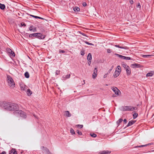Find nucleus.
I'll return each instance as SVG.
<instances>
[{"mask_svg": "<svg viewBox=\"0 0 154 154\" xmlns=\"http://www.w3.org/2000/svg\"><path fill=\"white\" fill-rule=\"evenodd\" d=\"M8 107V110L14 111V112L17 111L18 109V105L14 103H10Z\"/></svg>", "mask_w": 154, "mask_h": 154, "instance_id": "f257e3e1", "label": "nucleus"}, {"mask_svg": "<svg viewBox=\"0 0 154 154\" xmlns=\"http://www.w3.org/2000/svg\"><path fill=\"white\" fill-rule=\"evenodd\" d=\"M15 115L18 116H20L23 118L26 117V113L21 110H18L14 112Z\"/></svg>", "mask_w": 154, "mask_h": 154, "instance_id": "f03ea898", "label": "nucleus"}, {"mask_svg": "<svg viewBox=\"0 0 154 154\" xmlns=\"http://www.w3.org/2000/svg\"><path fill=\"white\" fill-rule=\"evenodd\" d=\"M7 81L9 86L12 88H14L15 86V84L12 78L10 76H7Z\"/></svg>", "mask_w": 154, "mask_h": 154, "instance_id": "7ed1b4c3", "label": "nucleus"}, {"mask_svg": "<svg viewBox=\"0 0 154 154\" xmlns=\"http://www.w3.org/2000/svg\"><path fill=\"white\" fill-rule=\"evenodd\" d=\"M136 107L131 106H123L122 107V110L125 111H132L135 109Z\"/></svg>", "mask_w": 154, "mask_h": 154, "instance_id": "20e7f679", "label": "nucleus"}, {"mask_svg": "<svg viewBox=\"0 0 154 154\" xmlns=\"http://www.w3.org/2000/svg\"><path fill=\"white\" fill-rule=\"evenodd\" d=\"M10 103L6 102H0V106L4 108V109L8 110L9 109V105Z\"/></svg>", "mask_w": 154, "mask_h": 154, "instance_id": "39448f33", "label": "nucleus"}, {"mask_svg": "<svg viewBox=\"0 0 154 154\" xmlns=\"http://www.w3.org/2000/svg\"><path fill=\"white\" fill-rule=\"evenodd\" d=\"M115 55H117L118 57H119L121 59L123 60H130L131 59V58L130 57H125V56H123L121 55H120L118 54H116Z\"/></svg>", "mask_w": 154, "mask_h": 154, "instance_id": "423d86ee", "label": "nucleus"}, {"mask_svg": "<svg viewBox=\"0 0 154 154\" xmlns=\"http://www.w3.org/2000/svg\"><path fill=\"white\" fill-rule=\"evenodd\" d=\"M111 89L117 96L119 95V92L120 93V91L116 87H112L111 88Z\"/></svg>", "mask_w": 154, "mask_h": 154, "instance_id": "0eeeda50", "label": "nucleus"}, {"mask_svg": "<svg viewBox=\"0 0 154 154\" xmlns=\"http://www.w3.org/2000/svg\"><path fill=\"white\" fill-rule=\"evenodd\" d=\"M37 33L38 34L37 35L36 38L40 39H43L45 38V35H42L41 33Z\"/></svg>", "mask_w": 154, "mask_h": 154, "instance_id": "6e6552de", "label": "nucleus"}, {"mask_svg": "<svg viewBox=\"0 0 154 154\" xmlns=\"http://www.w3.org/2000/svg\"><path fill=\"white\" fill-rule=\"evenodd\" d=\"M131 66H133V68H141L142 67V66L138 63H135L131 64Z\"/></svg>", "mask_w": 154, "mask_h": 154, "instance_id": "1a4fd4ad", "label": "nucleus"}, {"mask_svg": "<svg viewBox=\"0 0 154 154\" xmlns=\"http://www.w3.org/2000/svg\"><path fill=\"white\" fill-rule=\"evenodd\" d=\"M97 68H95L94 71V72L92 75V77L94 79H95L97 77Z\"/></svg>", "mask_w": 154, "mask_h": 154, "instance_id": "9d476101", "label": "nucleus"}, {"mask_svg": "<svg viewBox=\"0 0 154 154\" xmlns=\"http://www.w3.org/2000/svg\"><path fill=\"white\" fill-rule=\"evenodd\" d=\"M115 47L118 48H119L123 49L125 50H128L129 49V48L127 46H122V45L120 46L118 45H114Z\"/></svg>", "mask_w": 154, "mask_h": 154, "instance_id": "9b49d317", "label": "nucleus"}, {"mask_svg": "<svg viewBox=\"0 0 154 154\" xmlns=\"http://www.w3.org/2000/svg\"><path fill=\"white\" fill-rule=\"evenodd\" d=\"M111 151L109 150H103L99 152V154H109Z\"/></svg>", "mask_w": 154, "mask_h": 154, "instance_id": "f8f14e48", "label": "nucleus"}, {"mask_svg": "<svg viewBox=\"0 0 154 154\" xmlns=\"http://www.w3.org/2000/svg\"><path fill=\"white\" fill-rule=\"evenodd\" d=\"M120 73V71H118L117 70V69H116L114 73V76L115 78L117 77Z\"/></svg>", "mask_w": 154, "mask_h": 154, "instance_id": "ddd939ff", "label": "nucleus"}, {"mask_svg": "<svg viewBox=\"0 0 154 154\" xmlns=\"http://www.w3.org/2000/svg\"><path fill=\"white\" fill-rule=\"evenodd\" d=\"M125 70L126 72L127 75H129L131 74V69L130 67L128 66L125 69Z\"/></svg>", "mask_w": 154, "mask_h": 154, "instance_id": "4468645a", "label": "nucleus"}, {"mask_svg": "<svg viewBox=\"0 0 154 154\" xmlns=\"http://www.w3.org/2000/svg\"><path fill=\"white\" fill-rule=\"evenodd\" d=\"M9 154H17V153L15 149L12 148L9 151Z\"/></svg>", "mask_w": 154, "mask_h": 154, "instance_id": "2eb2a0df", "label": "nucleus"}, {"mask_svg": "<svg viewBox=\"0 0 154 154\" xmlns=\"http://www.w3.org/2000/svg\"><path fill=\"white\" fill-rule=\"evenodd\" d=\"M70 74H69L66 75H63L62 77V80H65L68 79L70 78Z\"/></svg>", "mask_w": 154, "mask_h": 154, "instance_id": "dca6fc26", "label": "nucleus"}, {"mask_svg": "<svg viewBox=\"0 0 154 154\" xmlns=\"http://www.w3.org/2000/svg\"><path fill=\"white\" fill-rule=\"evenodd\" d=\"M20 88L22 90L24 91L27 89V86L24 84H21L20 85Z\"/></svg>", "mask_w": 154, "mask_h": 154, "instance_id": "f3484780", "label": "nucleus"}, {"mask_svg": "<svg viewBox=\"0 0 154 154\" xmlns=\"http://www.w3.org/2000/svg\"><path fill=\"white\" fill-rule=\"evenodd\" d=\"M151 145V143H148L147 144L142 145L141 146H135L134 147V148H140V147H144V146H146L148 145Z\"/></svg>", "mask_w": 154, "mask_h": 154, "instance_id": "a211bd4d", "label": "nucleus"}, {"mask_svg": "<svg viewBox=\"0 0 154 154\" xmlns=\"http://www.w3.org/2000/svg\"><path fill=\"white\" fill-rule=\"evenodd\" d=\"M38 34L37 33L31 34L29 35V38H32L34 37H36V36H37V35Z\"/></svg>", "mask_w": 154, "mask_h": 154, "instance_id": "6ab92c4d", "label": "nucleus"}, {"mask_svg": "<svg viewBox=\"0 0 154 154\" xmlns=\"http://www.w3.org/2000/svg\"><path fill=\"white\" fill-rule=\"evenodd\" d=\"M135 122V121H134L133 120H131L130 121H129L126 127H128L130 126L131 125L133 124Z\"/></svg>", "mask_w": 154, "mask_h": 154, "instance_id": "aec40b11", "label": "nucleus"}, {"mask_svg": "<svg viewBox=\"0 0 154 154\" xmlns=\"http://www.w3.org/2000/svg\"><path fill=\"white\" fill-rule=\"evenodd\" d=\"M87 59L88 61H91L92 59V55L90 53H89L88 54Z\"/></svg>", "mask_w": 154, "mask_h": 154, "instance_id": "412c9836", "label": "nucleus"}, {"mask_svg": "<svg viewBox=\"0 0 154 154\" xmlns=\"http://www.w3.org/2000/svg\"><path fill=\"white\" fill-rule=\"evenodd\" d=\"M65 116L67 117H70L71 116V114L68 111H65Z\"/></svg>", "mask_w": 154, "mask_h": 154, "instance_id": "4be33fe9", "label": "nucleus"}, {"mask_svg": "<svg viewBox=\"0 0 154 154\" xmlns=\"http://www.w3.org/2000/svg\"><path fill=\"white\" fill-rule=\"evenodd\" d=\"M32 92L29 89L27 90V94L28 96H30L32 94Z\"/></svg>", "mask_w": 154, "mask_h": 154, "instance_id": "5701e85b", "label": "nucleus"}, {"mask_svg": "<svg viewBox=\"0 0 154 154\" xmlns=\"http://www.w3.org/2000/svg\"><path fill=\"white\" fill-rule=\"evenodd\" d=\"M5 7V5L4 4H2L0 3V8L2 10H4Z\"/></svg>", "mask_w": 154, "mask_h": 154, "instance_id": "b1692460", "label": "nucleus"}, {"mask_svg": "<svg viewBox=\"0 0 154 154\" xmlns=\"http://www.w3.org/2000/svg\"><path fill=\"white\" fill-rule=\"evenodd\" d=\"M25 77L26 78H29V74L28 72H26L24 73Z\"/></svg>", "mask_w": 154, "mask_h": 154, "instance_id": "393cba45", "label": "nucleus"}, {"mask_svg": "<svg viewBox=\"0 0 154 154\" xmlns=\"http://www.w3.org/2000/svg\"><path fill=\"white\" fill-rule=\"evenodd\" d=\"M122 66L125 69L127 68L128 66L124 62H122Z\"/></svg>", "mask_w": 154, "mask_h": 154, "instance_id": "a878e982", "label": "nucleus"}, {"mask_svg": "<svg viewBox=\"0 0 154 154\" xmlns=\"http://www.w3.org/2000/svg\"><path fill=\"white\" fill-rule=\"evenodd\" d=\"M123 121V119H119L116 122V124L117 125H119V124L122 122Z\"/></svg>", "mask_w": 154, "mask_h": 154, "instance_id": "bb28decb", "label": "nucleus"}, {"mask_svg": "<svg viewBox=\"0 0 154 154\" xmlns=\"http://www.w3.org/2000/svg\"><path fill=\"white\" fill-rule=\"evenodd\" d=\"M80 8L78 7H75L73 8V10L75 11H80Z\"/></svg>", "mask_w": 154, "mask_h": 154, "instance_id": "cd10ccee", "label": "nucleus"}, {"mask_svg": "<svg viewBox=\"0 0 154 154\" xmlns=\"http://www.w3.org/2000/svg\"><path fill=\"white\" fill-rule=\"evenodd\" d=\"M85 50H84L83 49H82L81 50V51L80 52L82 56H84L85 54Z\"/></svg>", "mask_w": 154, "mask_h": 154, "instance_id": "c85d7f7f", "label": "nucleus"}, {"mask_svg": "<svg viewBox=\"0 0 154 154\" xmlns=\"http://www.w3.org/2000/svg\"><path fill=\"white\" fill-rule=\"evenodd\" d=\"M153 75V74L151 72H148L146 74V77H149V76H152Z\"/></svg>", "mask_w": 154, "mask_h": 154, "instance_id": "c756f323", "label": "nucleus"}, {"mask_svg": "<svg viewBox=\"0 0 154 154\" xmlns=\"http://www.w3.org/2000/svg\"><path fill=\"white\" fill-rule=\"evenodd\" d=\"M7 50L9 53H10V52H11L13 53V54H14V52L9 48H7Z\"/></svg>", "mask_w": 154, "mask_h": 154, "instance_id": "7c9ffc66", "label": "nucleus"}, {"mask_svg": "<svg viewBox=\"0 0 154 154\" xmlns=\"http://www.w3.org/2000/svg\"><path fill=\"white\" fill-rule=\"evenodd\" d=\"M152 56V55H142V56L143 57L146 58V57H150Z\"/></svg>", "mask_w": 154, "mask_h": 154, "instance_id": "2f4dec72", "label": "nucleus"}, {"mask_svg": "<svg viewBox=\"0 0 154 154\" xmlns=\"http://www.w3.org/2000/svg\"><path fill=\"white\" fill-rule=\"evenodd\" d=\"M137 116H138L137 113H134L133 114V119H136L137 117Z\"/></svg>", "mask_w": 154, "mask_h": 154, "instance_id": "473e14b6", "label": "nucleus"}, {"mask_svg": "<svg viewBox=\"0 0 154 154\" xmlns=\"http://www.w3.org/2000/svg\"><path fill=\"white\" fill-rule=\"evenodd\" d=\"M70 133L72 134H75V132L72 128H71L70 130Z\"/></svg>", "mask_w": 154, "mask_h": 154, "instance_id": "72a5a7b5", "label": "nucleus"}, {"mask_svg": "<svg viewBox=\"0 0 154 154\" xmlns=\"http://www.w3.org/2000/svg\"><path fill=\"white\" fill-rule=\"evenodd\" d=\"M85 42L86 44H88V45H94V44H93L92 43H89V42H87V41H85Z\"/></svg>", "mask_w": 154, "mask_h": 154, "instance_id": "f704fd0d", "label": "nucleus"}, {"mask_svg": "<svg viewBox=\"0 0 154 154\" xmlns=\"http://www.w3.org/2000/svg\"><path fill=\"white\" fill-rule=\"evenodd\" d=\"M90 135L92 137H97V135L94 133H91Z\"/></svg>", "mask_w": 154, "mask_h": 154, "instance_id": "c9c22d12", "label": "nucleus"}, {"mask_svg": "<svg viewBox=\"0 0 154 154\" xmlns=\"http://www.w3.org/2000/svg\"><path fill=\"white\" fill-rule=\"evenodd\" d=\"M60 70H56L55 72L56 75H57L60 74Z\"/></svg>", "mask_w": 154, "mask_h": 154, "instance_id": "e433bc0d", "label": "nucleus"}, {"mask_svg": "<svg viewBox=\"0 0 154 154\" xmlns=\"http://www.w3.org/2000/svg\"><path fill=\"white\" fill-rule=\"evenodd\" d=\"M77 133L80 135H81L82 134V133L81 131H80L79 130H77L76 131Z\"/></svg>", "mask_w": 154, "mask_h": 154, "instance_id": "4c0bfd02", "label": "nucleus"}, {"mask_svg": "<svg viewBox=\"0 0 154 154\" xmlns=\"http://www.w3.org/2000/svg\"><path fill=\"white\" fill-rule=\"evenodd\" d=\"M116 69H117L119 70L118 71H120V72H121V67L120 66H118L117 67V68H116Z\"/></svg>", "mask_w": 154, "mask_h": 154, "instance_id": "58836bf2", "label": "nucleus"}, {"mask_svg": "<svg viewBox=\"0 0 154 154\" xmlns=\"http://www.w3.org/2000/svg\"><path fill=\"white\" fill-rule=\"evenodd\" d=\"M21 26H24V27H25L26 26V24L25 23H24L23 22H22L21 23Z\"/></svg>", "mask_w": 154, "mask_h": 154, "instance_id": "ea45409f", "label": "nucleus"}, {"mask_svg": "<svg viewBox=\"0 0 154 154\" xmlns=\"http://www.w3.org/2000/svg\"><path fill=\"white\" fill-rule=\"evenodd\" d=\"M33 28V26H31L29 27V30L31 31H32V30Z\"/></svg>", "mask_w": 154, "mask_h": 154, "instance_id": "a19ab883", "label": "nucleus"}, {"mask_svg": "<svg viewBox=\"0 0 154 154\" xmlns=\"http://www.w3.org/2000/svg\"><path fill=\"white\" fill-rule=\"evenodd\" d=\"M137 8H139V9L140 8H141V6L140 5V4L139 3H138V5H137L136 6Z\"/></svg>", "mask_w": 154, "mask_h": 154, "instance_id": "79ce46f5", "label": "nucleus"}, {"mask_svg": "<svg viewBox=\"0 0 154 154\" xmlns=\"http://www.w3.org/2000/svg\"><path fill=\"white\" fill-rule=\"evenodd\" d=\"M37 30L36 28L34 27V28H33L32 31L33 32H35Z\"/></svg>", "mask_w": 154, "mask_h": 154, "instance_id": "37998d69", "label": "nucleus"}, {"mask_svg": "<svg viewBox=\"0 0 154 154\" xmlns=\"http://www.w3.org/2000/svg\"><path fill=\"white\" fill-rule=\"evenodd\" d=\"M76 126L77 127H79L80 128H82L83 127V125H78Z\"/></svg>", "mask_w": 154, "mask_h": 154, "instance_id": "c03bdc74", "label": "nucleus"}, {"mask_svg": "<svg viewBox=\"0 0 154 154\" xmlns=\"http://www.w3.org/2000/svg\"><path fill=\"white\" fill-rule=\"evenodd\" d=\"M10 55L12 56L13 57H14L15 56V53H14V54H13V53L11 52H10Z\"/></svg>", "mask_w": 154, "mask_h": 154, "instance_id": "a18cd8bd", "label": "nucleus"}, {"mask_svg": "<svg viewBox=\"0 0 154 154\" xmlns=\"http://www.w3.org/2000/svg\"><path fill=\"white\" fill-rule=\"evenodd\" d=\"M113 67H114V66H112L111 67V69H109V70L108 71V72L110 73V71L112 70V69H113Z\"/></svg>", "mask_w": 154, "mask_h": 154, "instance_id": "49530a36", "label": "nucleus"}, {"mask_svg": "<svg viewBox=\"0 0 154 154\" xmlns=\"http://www.w3.org/2000/svg\"><path fill=\"white\" fill-rule=\"evenodd\" d=\"M112 51L110 49H108L107 50V52L108 53H110Z\"/></svg>", "mask_w": 154, "mask_h": 154, "instance_id": "de8ad7c7", "label": "nucleus"}, {"mask_svg": "<svg viewBox=\"0 0 154 154\" xmlns=\"http://www.w3.org/2000/svg\"><path fill=\"white\" fill-rule=\"evenodd\" d=\"M82 5L84 7L86 6L87 5V3L85 2H84L82 4Z\"/></svg>", "mask_w": 154, "mask_h": 154, "instance_id": "09e8293b", "label": "nucleus"}, {"mask_svg": "<svg viewBox=\"0 0 154 154\" xmlns=\"http://www.w3.org/2000/svg\"><path fill=\"white\" fill-rule=\"evenodd\" d=\"M60 53H64L65 52L63 50H60L59 51Z\"/></svg>", "mask_w": 154, "mask_h": 154, "instance_id": "8fccbe9b", "label": "nucleus"}, {"mask_svg": "<svg viewBox=\"0 0 154 154\" xmlns=\"http://www.w3.org/2000/svg\"><path fill=\"white\" fill-rule=\"evenodd\" d=\"M129 2L131 5L133 4L134 3V2L133 0H130Z\"/></svg>", "mask_w": 154, "mask_h": 154, "instance_id": "3c124183", "label": "nucleus"}, {"mask_svg": "<svg viewBox=\"0 0 154 154\" xmlns=\"http://www.w3.org/2000/svg\"><path fill=\"white\" fill-rule=\"evenodd\" d=\"M81 34L83 36H85L87 37V35H86L85 34V33H81Z\"/></svg>", "mask_w": 154, "mask_h": 154, "instance_id": "603ef678", "label": "nucleus"}, {"mask_svg": "<svg viewBox=\"0 0 154 154\" xmlns=\"http://www.w3.org/2000/svg\"><path fill=\"white\" fill-rule=\"evenodd\" d=\"M108 74V73H106L103 76L104 78H106V77L107 75Z\"/></svg>", "mask_w": 154, "mask_h": 154, "instance_id": "864d4df0", "label": "nucleus"}, {"mask_svg": "<svg viewBox=\"0 0 154 154\" xmlns=\"http://www.w3.org/2000/svg\"><path fill=\"white\" fill-rule=\"evenodd\" d=\"M91 63V61H88V64L89 66L90 65Z\"/></svg>", "mask_w": 154, "mask_h": 154, "instance_id": "5fc2aeb1", "label": "nucleus"}, {"mask_svg": "<svg viewBox=\"0 0 154 154\" xmlns=\"http://www.w3.org/2000/svg\"><path fill=\"white\" fill-rule=\"evenodd\" d=\"M38 18H37L39 19H42V20H44V19L43 18L41 17H39L38 16Z\"/></svg>", "mask_w": 154, "mask_h": 154, "instance_id": "6e6d98bb", "label": "nucleus"}, {"mask_svg": "<svg viewBox=\"0 0 154 154\" xmlns=\"http://www.w3.org/2000/svg\"><path fill=\"white\" fill-rule=\"evenodd\" d=\"M123 122L124 123H126L127 122V119H125L123 120Z\"/></svg>", "mask_w": 154, "mask_h": 154, "instance_id": "4d7b16f0", "label": "nucleus"}, {"mask_svg": "<svg viewBox=\"0 0 154 154\" xmlns=\"http://www.w3.org/2000/svg\"><path fill=\"white\" fill-rule=\"evenodd\" d=\"M6 152L5 151H3L1 153V154H6Z\"/></svg>", "mask_w": 154, "mask_h": 154, "instance_id": "13d9d810", "label": "nucleus"}, {"mask_svg": "<svg viewBox=\"0 0 154 154\" xmlns=\"http://www.w3.org/2000/svg\"><path fill=\"white\" fill-rule=\"evenodd\" d=\"M33 17H34L35 18H38V16H34V15Z\"/></svg>", "mask_w": 154, "mask_h": 154, "instance_id": "bf43d9fd", "label": "nucleus"}, {"mask_svg": "<svg viewBox=\"0 0 154 154\" xmlns=\"http://www.w3.org/2000/svg\"><path fill=\"white\" fill-rule=\"evenodd\" d=\"M29 15L30 16L32 17H33V15H32V14H29Z\"/></svg>", "mask_w": 154, "mask_h": 154, "instance_id": "052dcab7", "label": "nucleus"}, {"mask_svg": "<svg viewBox=\"0 0 154 154\" xmlns=\"http://www.w3.org/2000/svg\"><path fill=\"white\" fill-rule=\"evenodd\" d=\"M46 149H47V151L48 152H49V150H48V149L46 148Z\"/></svg>", "mask_w": 154, "mask_h": 154, "instance_id": "680f3d73", "label": "nucleus"}, {"mask_svg": "<svg viewBox=\"0 0 154 154\" xmlns=\"http://www.w3.org/2000/svg\"><path fill=\"white\" fill-rule=\"evenodd\" d=\"M112 97H115V96H114V94L112 95Z\"/></svg>", "mask_w": 154, "mask_h": 154, "instance_id": "e2e57ef3", "label": "nucleus"}, {"mask_svg": "<svg viewBox=\"0 0 154 154\" xmlns=\"http://www.w3.org/2000/svg\"><path fill=\"white\" fill-rule=\"evenodd\" d=\"M26 34H27V35H28V33H26Z\"/></svg>", "mask_w": 154, "mask_h": 154, "instance_id": "0e129e2a", "label": "nucleus"}, {"mask_svg": "<svg viewBox=\"0 0 154 154\" xmlns=\"http://www.w3.org/2000/svg\"><path fill=\"white\" fill-rule=\"evenodd\" d=\"M153 151H154V150H153Z\"/></svg>", "mask_w": 154, "mask_h": 154, "instance_id": "69168bd1", "label": "nucleus"}]
</instances>
